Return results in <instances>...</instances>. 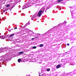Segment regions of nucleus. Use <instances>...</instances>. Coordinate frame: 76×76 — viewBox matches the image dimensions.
<instances>
[{
  "label": "nucleus",
  "instance_id": "obj_1",
  "mask_svg": "<svg viewBox=\"0 0 76 76\" xmlns=\"http://www.w3.org/2000/svg\"><path fill=\"white\" fill-rule=\"evenodd\" d=\"M42 10L39 11L38 13V16L39 17H40L42 15Z\"/></svg>",
  "mask_w": 76,
  "mask_h": 76
},
{
  "label": "nucleus",
  "instance_id": "obj_3",
  "mask_svg": "<svg viewBox=\"0 0 76 76\" xmlns=\"http://www.w3.org/2000/svg\"><path fill=\"white\" fill-rule=\"evenodd\" d=\"M26 5H27V4H26L24 6L23 8V10L24 9H26V8H27V7H28V6H26Z\"/></svg>",
  "mask_w": 76,
  "mask_h": 76
},
{
  "label": "nucleus",
  "instance_id": "obj_7",
  "mask_svg": "<svg viewBox=\"0 0 76 76\" xmlns=\"http://www.w3.org/2000/svg\"><path fill=\"white\" fill-rule=\"evenodd\" d=\"M43 44H41L39 45V47H43Z\"/></svg>",
  "mask_w": 76,
  "mask_h": 76
},
{
  "label": "nucleus",
  "instance_id": "obj_16",
  "mask_svg": "<svg viewBox=\"0 0 76 76\" xmlns=\"http://www.w3.org/2000/svg\"><path fill=\"white\" fill-rule=\"evenodd\" d=\"M42 8H43V10H45V7H42Z\"/></svg>",
  "mask_w": 76,
  "mask_h": 76
},
{
  "label": "nucleus",
  "instance_id": "obj_4",
  "mask_svg": "<svg viewBox=\"0 0 76 76\" xmlns=\"http://www.w3.org/2000/svg\"><path fill=\"white\" fill-rule=\"evenodd\" d=\"M0 38L1 39H4L5 38V36H0Z\"/></svg>",
  "mask_w": 76,
  "mask_h": 76
},
{
  "label": "nucleus",
  "instance_id": "obj_25",
  "mask_svg": "<svg viewBox=\"0 0 76 76\" xmlns=\"http://www.w3.org/2000/svg\"><path fill=\"white\" fill-rule=\"evenodd\" d=\"M38 22H39L38 21Z\"/></svg>",
  "mask_w": 76,
  "mask_h": 76
},
{
  "label": "nucleus",
  "instance_id": "obj_9",
  "mask_svg": "<svg viewBox=\"0 0 76 76\" xmlns=\"http://www.w3.org/2000/svg\"><path fill=\"white\" fill-rule=\"evenodd\" d=\"M20 61H21V59H19L18 60V62H19V63H20Z\"/></svg>",
  "mask_w": 76,
  "mask_h": 76
},
{
  "label": "nucleus",
  "instance_id": "obj_21",
  "mask_svg": "<svg viewBox=\"0 0 76 76\" xmlns=\"http://www.w3.org/2000/svg\"><path fill=\"white\" fill-rule=\"evenodd\" d=\"M32 40L34 39V38H32Z\"/></svg>",
  "mask_w": 76,
  "mask_h": 76
},
{
  "label": "nucleus",
  "instance_id": "obj_8",
  "mask_svg": "<svg viewBox=\"0 0 76 76\" xmlns=\"http://www.w3.org/2000/svg\"><path fill=\"white\" fill-rule=\"evenodd\" d=\"M34 16H35V15H33L32 17V18H31V20H33V19H34Z\"/></svg>",
  "mask_w": 76,
  "mask_h": 76
},
{
  "label": "nucleus",
  "instance_id": "obj_18",
  "mask_svg": "<svg viewBox=\"0 0 76 76\" xmlns=\"http://www.w3.org/2000/svg\"><path fill=\"white\" fill-rule=\"evenodd\" d=\"M10 2H12V1H13V0H10Z\"/></svg>",
  "mask_w": 76,
  "mask_h": 76
},
{
  "label": "nucleus",
  "instance_id": "obj_5",
  "mask_svg": "<svg viewBox=\"0 0 76 76\" xmlns=\"http://www.w3.org/2000/svg\"><path fill=\"white\" fill-rule=\"evenodd\" d=\"M61 66V65L58 64L56 66V69H58V68H59Z\"/></svg>",
  "mask_w": 76,
  "mask_h": 76
},
{
  "label": "nucleus",
  "instance_id": "obj_14",
  "mask_svg": "<svg viewBox=\"0 0 76 76\" xmlns=\"http://www.w3.org/2000/svg\"><path fill=\"white\" fill-rule=\"evenodd\" d=\"M46 70H47V71H50V69H47Z\"/></svg>",
  "mask_w": 76,
  "mask_h": 76
},
{
  "label": "nucleus",
  "instance_id": "obj_23",
  "mask_svg": "<svg viewBox=\"0 0 76 76\" xmlns=\"http://www.w3.org/2000/svg\"><path fill=\"white\" fill-rule=\"evenodd\" d=\"M7 55V54H6V55H5V56H6Z\"/></svg>",
  "mask_w": 76,
  "mask_h": 76
},
{
  "label": "nucleus",
  "instance_id": "obj_6",
  "mask_svg": "<svg viewBox=\"0 0 76 76\" xmlns=\"http://www.w3.org/2000/svg\"><path fill=\"white\" fill-rule=\"evenodd\" d=\"M23 52H19L18 53V55L19 56H20V55L22 54H23Z\"/></svg>",
  "mask_w": 76,
  "mask_h": 76
},
{
  "label": "nucleus",
  "instance_id": "obj_11",
  "mask_svg": "<svg viewBox=\"0 0 76 76\" xmlns=\"http://www.w3.org/2000/svg\"><path fill=\"white\" fill-rule=\"evenodd\" d=\"M10 6V5L9 4L7 5H6V7H9Z\"/></svg>",
  "mask_w": 76,
  "mask_h": 76
},
{
  "label": "nucleus",
  "instance_id": "obj_10",
  "mask_svg": "<svg viewBox=\"0 0 76 76\" xmlns=\"http://www.w3.org/2000/svg\"><path fill=\"white\" fill-rule=\"evenodd\" d=\"M14 36V34H12L10 36V37H12Z\"/></svg>",
  "mask_w": 76,
  "mask_h": 76
},
{
  "label": "nucleus",
  "instance_id": "obj_19",
  "mask_svg": "<svg viewBox=\"0 0 76 76\" xmlns=\"http://www.w3.org/2000/svg\"><path fill=\"white\" fill-rule=\"evenodd\" d=\"M17 29V27H16V28H14V29Z\"/></svg>",
  "mask_w": 76,
  "mask_h": 76
},
{
  "label": "nucleus",
  "instance_id": "obj_2",
  "mask_svg": "<svg viewBox=\"0 0 76 76\" xmlns=\"http://www.w3.org/2000/svg\"><path fill=\"white\" fill-rule=\"evenodd\" d=\"M6 50V48H3V49H0V51H1V52H3V51H4Z\"/></svg>",
  "mask_w": 76,
  "mask_h": 76
},
{
  "label": "nucleus",
  "instance_id": "obj_20",
  "mask_svg": "<svg viewBox=\"0 0 76 76\" xmlns=\"http://www.w3.org/2000/svg\"><path fill=\"white\" fill-rule=\"evenodd\" d=\"M32 34H34V33L32 32V34H31V35H32Z\"/></svg>",
  "mask_w": 76,
  "mask_h": 76
},
{
  "label": "nucleus",
  "instance_id": "obj_26",
  "mask_svg": "<svg viewBox=\"0 0 76 76\" xmlns=\"http://www.w3.org/2000/svg\"><path fill=\"white\" fill-rule=\"evenodd\" d=\"M1 9L0 8V10Z\"/></svg>",
  "mask_w": 76,
  "mask_h": 76
},
{
  "label": "nucleus",
  "instance_id": "obj_15",
  "mask_svg": "<svg viewBox=\"0 0 76 76\" xmlns=\"http://www.w3.org/2000/svg\"><path fill=\"white\" fill-rule=\"evenodd\" d=\"M61 1V0H58V2H60V1Z\"/></svg>",
  "mask_w": 76,
  "mask_h": 76
},
{
  "label": "nucleus",
  "instance_id": "obj_24",
  "mask_svg": "<svg viewBox=\"0 0 76 76\" xmlns=\"http://www.w3.org/2000/svg\"><path fill=\"white\" fill-rule=\"evenodd\" d=\"M39 76H41V75H39Z\"/></svg>",
  "mask_w": 76,
  "mask_h": 76
},
{
  "label": "nucleus",
  "instance_id": "obj_22",
  "mask_svg": "<svg viewBox=\"0 0 76 76\" xmlns=\"http://www.w3.org/2000/svg\"><path fill=\"white\" fill-rule=\"evenodd\" d=\"M61 1H63V0H61Z\"/></svg>",
  "mask_w": 76,
  "mask_h": 76
},
{
  "label": "nucleus",
  "instance_id": "obj_13",
  "mask_svg": "<svg viewBox=\"0 0 76 76\" xmlns=\"http://www.w3.org/2000/svg\"><path fill=\"white\" fill-rule=\"evenodd\" d=\"M33 48H34V49H35V48H37V47H36V46L33 47Z\"/></svg>",
  "mask_w": 76,
  "mask_h": 76
},
{
  "label": "nucleus",
  "instance_id": "obj_12",
  "mask_svg": "<svg viewBox=\"0 0 76 76\" xmlns=\"http://www.w3.org/2000/svg\"><path fill=\"white\" fill-rule=\"evenodd\" d=\"M66 23H67V22H66L65 21H64V22L63 23L64 24V25H66Z\"/></svg>",
  "mask_w": 76,
  "mask_h": 76
},
{
  "label": "nucleus",
  "instance_id": "obj_17",
  "mask_svg": "<svg viewBox=\"0 0 76 76\" xmlns=\"http://www.w3.org/2000/svg\"><path fill=\"white\" fill-rule=\"evenodd\" d=\"M67 45L68 46H69V43H67Z\"/></svg>",
  "mask_w": 76,
  "mask_h": 76
}]
</instances>
